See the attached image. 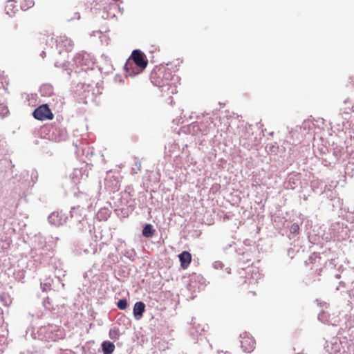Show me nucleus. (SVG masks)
Here are the masks:
<instances>
[{
    "instance_id": "obj_1",
    "label": "nucleus",
    "mask_w": 354,
    "mask_h": 354,
    "mask_svg": "<svg viewBox=\"0 0 354 354\" xmlns=\"http://www.w3.org/2000/svg\"><path fill=\"white\" fill-rule=\"evenodd\" d=\"M69 222L71 227L77 232H91L93 228V219L86 214L85 207L80 205L73 207L70 211Z\"/></svg>"
},
{
    "instance_id": "obj_2",
    "label": "nucleus",
    "mask_w": 354,
    "mask_h": 354,
    "mask_svg": "<svg viewBox=\"0 0 354 354\" xmlns=\"http://www.w3.org/2000/svg\"><path fill=\"white\" fill-rule=\"evenodd\" d=\"M59 332L61 330L57 326L47 325L39 328L37 332L32 333V336L41 341H56Z\"/></svg>"
},
{
    "instance_id": "obj_3",
    "label": "nucleus",
    "mask_w": 354,
    "mask_h": 354,
    "mask_svg": "<svg viewBox=\"0 0 354 354\" xmlns=\"http://www.w3.org/2000/svg\"><path fill=\"white\" fill-rule=\"evenodd\" d=\"M151 80L154 85L163 88L164 87L171 86V82L174 80V77L172 75L170 70L167 68L164 71H159L157 73V77H151Z\"/></svg>"
},
{
    "instance_id": "obj_4",
    "label": "nucleus",
    "mask_w": 354,
    "mask_h": 354,
    "mask_svg": "<svg viewBox=\"0 0 354 354\" xmlns=\"http://www.w3.org/2000/svg\"><path fill=\"white\" fill-rule=\"evenodd\" d=\"M127 60L133 63L134 65L140 67L141 69H145L148 64V60L146 55L138 49L133 50L131 55Z\"/></svg>"
},
{
    "instance_id": "obj_5",
    "label": "nucleus",
    "mask_w": 354,
    "mask_h": 354,
    "mask_svg": "<svg viewBox=\"0 0 354 354\" xmlns=\"http://www.w3.org/2000/svg\"><path fill=\"white\" fill-rule=\"evenodd\" d=\"M325 349L328 354H348L343 343L337 338H333V339L326 343Z\"/></svg>"
},
{
    "instance_id": "obj_6",
    "label": "nucleus",
    "mask_w": 354,
    "mask_h": 354,
    "mask_svg": "<svg viewBox=\"0 0 354 354\" xmlns=\"http://www.w3.org/2000/svg\"><path fill=\"white\" fill-rule=\"evenodd\" d=\"M32 116L38 120H51L53 114L48 104H44L38 106L32 113Z\"/></svg>"
},
{
    "instance_id": "obj_7",
    "label": "nucleus",
    "mask_w": 354,
    "mask_h": 354,
    "mask_svg": "<svg viewBox=\"0 0 354 354\" xmlns=\"http://www.w3.org/2000/svg\"><path fill=\"white\" fill-rule=\"evenodd\" d=\"M214 127L213 121L209 117L206 118L203 122L196 124L194 123L192 124V129L194 133L201 132L203 135H207Z\"/></svg>"
},
{
    "instance_id": "obj_8",
    "label": "nucleus",
    "mask_w": 354,
    "mask_h": 354,
    "mask_svg": "<svg viewBox=\"0 0 354 354\" xmlns=\"http://www.w3.org/2000/svg\"><path fill=\"white\" fill-rule=\"evenodd\" d=\"M74 62L80 70L86 71L91 68L93 63L89 59V55L86 53H77L74 57Z\"/></svg>"
},
{
    "instance_id": "obj_9",
    "label": "nucleus",
    "mask_w": 354,
    "mask_h": 354,
    "mask_svg": "<svg viewBox=\"0 0 354 354\" xmlns=\"http://www.w3.org/2000/svg\"><path fill=\"white\" fill-rule=\"evenodd\" d=\"M241 345L243 351L246 353L252 352L254 348V339L247 332L240 334Z\"/></svg>"
},
{
    "instance_id": "obj_10",
    "label": "nucleus",
    "mask_w": 354,
    "mask_h": 354,
    "mask_svg": "<svg viewBox=\"0 0 354 354\" xmlns=\"http://www.w3.org/2000/svg\"><path fill=\"white\" fill-rule=\"evenodd\" d=\"M68 219V216L62 212H54L48 217L49 223L56 226L64 225Z\"/></svg>"
},
{
    "instance_id": "obj_11",
    "label": "nucleus",
    "mask_w": 354,
    "mask_h": 354,
    "mask_svg": "<svg viewBox=\"0 0 354 354\" xmlns=\"http://www.w3.org/2000/svg\"><path fill=\"white\" fill-rule=\"evenodd\" d=\"M301 128L300 127L296 126L295 129H291V130L288 131V135L287 136L288 141L292 145H297L299 143L301 138L302 135L300 133Z\"/></svg>"
},
{
    "instance_id": "obj_12",
    "label": "nucleus",
    "mask_w": 354,
    "mask_h": 354,
    "mask_svg": "<svg viewBox=\"0 0 354 354\" xmlns=\"http://www.w3.org/2000/svg\"><path fill=\"white\" fill-rule=\"evenodd\" d=\"M344 225L335 223L332 225L330 227L331 233L337 239H344L347 235V230L344 228Z\"/></svg>"
},
{
    "instance_id": "obj_13",
    "label": "nucleus",
    "mask_w": 354,
    "mask_h": 354,
    "mask_svg": "<svg viewBox=\"0 0 354 354\" xmlns=\"http://www.w3.org/2000/svg\"><path fill=\"white\" fill-rule=\"evenodd\" d=\"M57 47L60 48L59 53H61L62 50H64L67 52L71 51L73 47V41L71 39L66 36H60L56 39Z\"/></svg>"
},
{
    "instance_id": "obj_14",
    "label": "nucleus",
    "mask_w": 354,
    "mask_h": 354,
    "mask_svg": "<svg viewBox=\"0 0 354 354\" xmlns=\"http://www.w3.org/2000/svg\"><path fill=\"white\" fill-rule=\"evenodd\" d=\"M124 68L127 75L131 77H134L135 75L142 73V71L145 70L140 68V67L134 65L133 63H131L128 60H127Z\"/></svg>"
},
{
    "instance_id": "obj_15",
    "label": "nucleus",
    "mask_w": 354,
    "mask_h": 354,
    "mask_svg": "<svg viewBox=\"0 0 354 354\" xmlns=\"http://www.w3.org/2000/svg\"><path fill=\"white\" fill-rule=\"evenodd\" d=\"M145 310V304L142 301H137L134 304L133 314L136 319H140Z\"/></svg>"
},
{
    "instance_id": "obj_16",
    "label": "nucleus",
    "mask_w": 354,
    "mask_h": 354,
    "mask_svg": "<svg viewBox=\"0 0 354 354\" xmlns=\"http://www.w3.org/2000/svg\"><path fill=\"white\" fill-rule=\"evenodd\" d=\"M178 257L180 262V266L184 269L187 268L192 261L191 254L187 251H183L178 255Z\"/></svg>"
},
{
    "instance_id": "obj_17",
    "label": "nucleus",
    "mask_w": 354,
    "mask_h": 354,
    "mask_svg": "<svg viewBox=\"0 0 354 354\" xmlns=\"http://www.w3.org/2000/svg\"><path fill=\"white\" fill-rule=\"evenodd\" d=\"M115 348V344L109 340L104 341L101 344V351L103 354H112Z\"/></svg>"
},
{
    "instance_id": "obj_18",
    "label": "nucleus",
    "mask_w": 354,
    "mask_h": 354,
    "mask_svg": "<svg viewBox=\"0 0 354 354\" xmlns=\"http://www.w3.org/2000/svg\"><path fill=\"white\" fill-rule=\"evenodd\" d=\"M298 185V179L297 175H289L285 182V187L288 189H294Z\"/></svg>"
},
{
    "instance_id": "obj_19",
    "label": "nucleus",
    "mask_w": 354,
    "mask_h": 354,
    "mask_svg": "<svg viewBox=\"0 0 354 354\" xmlns=\"http://www.w3.org/2000/svg\"><path fill=\"white\" fill-rule=\"evenodd\" d=\"M156 230L150 223H145L142 227V234L145 238H151L154 236Z\"/></svg>"
},
{
    "instance_id": "obj_20",
    "label": "nucleus",
    "mask_w": 354,
    "mask_h": 354,
    "mask_svg": "<svg viewBox=\"0 0 354 354\" xmlns=\"http://www.w3.org/2000/svg\"><path fill=\"white\" fill-rule=\"evenodd\" d=\"M77 196L80 198L82 207H84L86 205L87 208H90L92 206V203H89L91 201V198L87 194L80 192L77 194ZM80 207H82L81 205Z\"/></svg>"
},
{
    "instance_id": "obj_21",
    "label": "nucleus",
    "mask_w": 354,
    "mask_h": 354,
    "mask_svg": "<svg viewBox=\"0 0 354 354\" xmlns=\"http://www.w3.org/2000/svg\"><path fill=\"white\" fill-rule=\"evenodd\" d=\"M96 216L100 221H106L110 216V211L107 208H101L97 212Z\"/></svg>"
},
{
    "instance_id": "obj_22",
    "label": "nucleus",
    "mask_w": 354,
    "mask_h": 354,
    "mask_svg": "<svg viewBox=\"0 0 354 354\" xmlns=\"http://www.w3.org/2000/svg\"><path fill=\"white\" fill-rule=\"evenodd\" d=\"M239 142L240 145L248 150H250L254 146V143L252 142L251 139L245 138L243 136L240 137Z\"/></svg>"
},
{
    "instance_id": "obj_23",
    "label": "nucleus",
    "mask_w": 354,
    "mask_h": 354,
    "mask_svg": "<svg viewBox=\"0 0 354 354\" xmlns=\"http://www.w3.org/2000/svg\"><path fill=\"white\" fill-rule=\"evenodd\" d=\"M40 93L42 96L50 95L53 93V86L49 84H44L40 88Z\"/></svg>"
},
{
    "instance_id": "obj_24",
    "label": "nucleus",
    "mask_w": 354,
    "mask_h": 354,
    "mask_svg": "<svg viewBox=\"0 0 354 354\" xmlns=\"http://www.w3.org/2000/svg\"><path fill=\"white\" fill-rule=\"evenodd\" d=\"M308 239L313 244H319L321 242V237L314 230L308 233Z\"/></svg>"
},
{
    "instance_id": "obj_25",
    "label": "nucleus",
    "mask_w": 354,
    "mask_h": 354,
    "mask_svg": "<svg viewBox=\"0 0 354 354\" xmlns=\"http://www.w3.org/2000/svg\"><path fill=\"white\" fill-rule=\"evenodd\" d=\"M115 212L118 217L126 218L129 215L130 209L128 207L116 208Z\"/></svg>"
},
{
    "instance_id": "obj_26",
    "label": "nucleus",
    "mask_w": 354,
    "mask_h": 354,
    "mask_svg": "<svg viewBox=\"0 0 354 354\" xmlns=\"http://www.w3.org/2000/svg\"><path fill=\"white\" fill-rule=\"evenodd\" d=\"M345 174L347 176L354 178V163L348 161V163L345 166Z\"/></svg>"
},
{
    "instance_id": "obj_27",
    "label": "nucleus",
    "mask_w": 354,
    "mask_h": 354,
    "mask_svg": "<svg viewBox=\"0 0 354 354\" xmlns=\"http://www.w3.org/2000/svg\"><path fill=\"white\" fill-rule=\"evenodd\" d=\"M55 131L59 132V136H55V138L52 137L53 140L57 142L66 140L67 134L64 129H55Z\"/></svg>"
},
{
    "instance_id": "obj_28",
    "label": "nucleus",
    "mask_w": 354,
    "mask_h": 354,
    "mask_svg": "<svg viewBox=\"0 0 354 354\" xmlns=\"http://www.w3.org/2000/svg\"><path fill=\"white\" fill-rule=\"evenodd\" d=\"M124 256L130 261H133L136 258V252L134 249H127L124 252Z\"/></svg>"
},
{
    "instance_id": "obj_29",
    "label": "nucleus",
    "mask_w": 354,
    "mask_h": 354,
    "mask_svg": "<svg viewBox=\"0 0 354 354\" xmlns=\"http://www.w3.org/2000/svg\"><path fill=\"white\" fill-rule=\"evenodd\" d=\"M89 85H86L82 82L77 83L75 86V92L79 95H80L82 92H86L88 91Z\"/></svg>"
},
{
    "instance_id": "obj_30",
    "label": "nucleus",
    "mask_w": 354,
    "mask_h": 354,
    "mask_svg": "<svg viewBox=\"0 0 354 354\" xmlns=\"http://www.w3.org/2000/svg\"><path fill=\"white\" fill-rule=\"evenodd\" d=\"M266 149L268 153L276 154L279 151V146L277 143H269L266 145Z\"/></svg>"
},
{
    "instance_id": "obj_31",
    "label": "nucleus",
    "mask_w": 354,
    "mask_h": 354,
    "mask_svg": "<svg viewBox=\"0 0 354 354\" xmlns=\"http://www.w3.org/2000/svg\"><path fill=\"white\" fill-rule=\"evenodd\" d=\"M300 227L299 225L297 223H292L290 227V233L296 236L299 234Z\"/></svg>"
},
{
    "instance_id": "obj_32",
    "label": "nucleus",
    "mask_w": 354,
    "mask_h": 354,
    "mask_svg": "<svg viewBox=\"0 0 354 354\" xmlns=\"http://www.w3.org/2000/svg\"><path fill=\"white\" fill-rule=\"evenodd\" d=\"M42 304L46 310H52L55 309L53 305L52 304V300L49 297L44 298Z\"/></svg>"
},
{
    "instance_id": "obj_33",
    "label": "nucleus",
    "mask_w": 354,
    "mask_h": 354,
    "mask_svg": "<svg viewBox=\"0 0 354 354\" xmlns=\"http://www.w3.org/2000/svg\"><path fill=\"white\" fill-rule=\"evenodd\" d=\"M117 307L120 310H125L128 306V302L127 299H119L118 301L116 303Z\"/></svg>"
},
{
    "instance_id": "obj_34",
    "label": "nucleus",
    "mask_w": 354,
    "mask_h": 354,
    "mask_svg": "<svg viewBox=\"0 0 354 354\" xmlns=\"http://www.w3.org/2000/svg\"><path fill=\"white\" fill-rule=\"evenodd\" d=\"M342 150H344L343 148L339 147H336L333 149V156H335L336 160L341 158Z\"/></svg>"
},
{
    "instance_id": "obj_35",
    "label": "nucleus",
    "mask_w": 354,
    "mask_h": 354,
    "mask_svg": "<svg viewBox=\"0 0 354 354\" xmlns=\"http://www.w3.org/2000/svg\"><path fill=\"white\" fill-rule=\"evenodd\" d=\"M88 247L89 248H85L84 250V253L88 254L90 252H92L93 254H95V252H97L96 244H90Z\"/></svg>"
},
{
    "instance_id": "obj_36",
    "label": "nucleus",
    "mask_w": 354,
    "mask_h": 354,
    "mask_svg": "<svg viewBox=\"0 0 354 354\" xmlns=\"http://www.w3.org/2000/svg\"><path fill=\"white\" fill-rule=\"evenodd\" d=\"M8 113V109L6 106L1 104H0V115L5 117Z\"/></svg>"
},
{
    "instance_id": "obj_37",
    "label": "nucleus",
    "mask_w": 354,
    "mask_h": 354,
    "mask_svg": "<svg viewBox=\"0 0 354 354\" xmlns=\"http://www.w3.org/2000/svg\"><path fill=\"white\" fill-rule=\"evenodd\" d=\"M212 267L216 270L222 269L224 267V264L220 261H216L212 263Z\"/></svg>"
},
{
    "instance_id": "obj_38",
    "label": "nucleus",
    "mask_w": 354,
    "mask_h": 354,
    "mask_svg": "<svg viewBox=\"0 0 354 354\" xmlns=\"http://www.w3.org/2000/svg\"><path fill=\"white\" fill-rule=\"evenodd\" d=\"M38 179V173L36 169H32L31 171V180L33 183H35Z\"/></svg>"
},
{
    "instance_id": "obj_39",
    "label": "nucleus",
    "mask_w": 354,
    "mask_h": 354,
    "mask_svg": "<svg viewBox=\"0 0 354 354\" xmlns=\"http://www.w3.org/2000/svg\"><path fill=\"white\" fill-rule=\"evenodd\" d=\"M109 336L111 339H115L119 337V333L116 330L111 329L109 331Z\"/></svg>"
},
{
    "instance_id": "obj_40",
    "label": "nucleus",
    "mask_w": 354,
    "mask_h": 354,
    "mask_svg": "<svg viewBox=\"0 0 354 354\" xmlns=\"http://www.w3.org/2000/svg\"><path fill=\"white\" fill-rule=\"evenodd\" d=\"M34 6V1L32 0L28 1L26 5L21 6V9L26 10Z\"/></svg>"
},
{
    "instance_id": "obj_41",
    "label": "nucleus",
    "mask_w": 354,
    "mask_h": 354,
    "mask_svg": "<svg viewBox=\"0 0 354 354\" xmlns=\"http://www.w3.org/2000/svg\"><path fill=\"white\" fill-rule=\"evenodd\" d=\"M319 257L315 254H313V255H311L310 257H309V261L310 263H315L316 262V259Z\"/></svg>"
},
{
    "instance_id": "obj_42",
    "label": "nucleus",
    "mask_w": 354,
    "mask_h": 354,
    "mask_svg": "<svg viewBox=\"0 0 354 354\" xmlns=\"http://www.w3.org/2000/svg\"><path fill=\"white\" fill-rule=\"evenodd\" d=\"M141 164L140 163H136L135 167L132 168V170L133 171L134 174H137L138 171L140 170Z\"/></svg>"
},
{
    "instance_id": "obj_43",
    "label": "nucleus",
    "mask_w": 354,
    "mask_h": 354,
    "mask_svg": "<svg viewBox=\"0 0 354 354\" xmlns=\"http://www.w3.org/2000/svg\"><path fill=\"white\" fill-rule=\"evenodd\" d=\"M75 19H80V14L79 12H75L74 17L68 19V21H72V20H73Z\"/></svg>"
},
{
    "instance_id": "obj_44",
    "label": "nucleus",
    "mask_w": 354,
    "mask_h": 354,
    "mask_svg": "<svg viewBox=\"0 0 354 354\" xmlns=\"http://www.w3.org/2000/svg\"><path fill=\"white\" fill-rule=\"evenodd\" d=\"M41 288L43 291H46L50 288V286L47 285V283H41Z\"/></svg>"
},
{
    "instance_id": "obj_45",
    "label": "nucleus",
    "mask_w": 354,
    "mask_h": 354,
    "mask_svg": "<svg viewBox=\"0 0 354 354\" xmlns=\"http://www.w3.org/2000/svg\"><path fill=\"white\" fill-rule=\"evenodd\" d=\"M324 315H325V313L324 312L322 313H319L318 315V319L320 321H323V317H324Z\"/></svg>"
},
{
    "instance_id": "obj_46",
    "label": "nucleus",
    "mask_w": 354,
    "mask_h": 354,
    "mask_svg": "<svg viewBox=\"0 0 354 354\" xmlns=\"http://www.w3.org/2000/svg\"><path fill=\"white\" fill-rule=\"evenodd\" d=\"M348 114H349V113H348V112H346V111H345V112H344V113H342V115H343V118H344V119H345V120H347V119H348V117H347V116H348Z\"/></svg>"
},
{
    "instance_id": "obj_47",
    "label": "nucleus",
    "mask_w": 354,
    "mask_h": 354,
    "mask_svg": "<svg viewBox=\"0 0 354 354\" xmlns=\"http://www.w3.org/2000/svg\"><path fill=\"white\" fill-rule=\"evenodd\" d=\"M1 88H4V85H3V83L2 82V80H0V89Z\"/></svg>"
},
{
    "instance_id": "obj_48",
    "label": "nucleus",
    "mask_w": 354,
    "mask_h": 354,
    "mask_svg": "<svg viewBox=\"0 0 354 354\" xmlns=\"http://www.w3.org/2000/svg\"><path fill=\"white\" fill-rule=\"evenodd\" d=\"M347 125L350 126L348 121H347L346 124H344V123L343 124L344 129H347Z\"/></svg>"
},
{
    "instance_id": "obj_49",
    "label": "nucleus",
    "mask_w": 354,
    "mask_h": 354,
    "mask_svg": "<svg viewBox=\"0 0 354 354\" xmlns=\"http://www.w3.org/2000/svg\"><path fill=\"white\" fill-rule=\"evenodd\" d=\"M40 55L44 58L46 55V52L45 51H42L41 53L40 54Z\"/></svg>"
},
{
    "instance_id": "obj_50",
    "label": "nucleus",
    "mask_w": 354,
    "mask_h": 354,
    "mask_svg": "<svg viewBox=\"0 0 354 354\" xmlns=\"http://www.w3.org/2000/svg\"><path fill=\"white\" fill-rule=\"evenodd\" d=\"M225 270H226L227 273L230 274V272H231V269H230V268H227L225 269Z\"/></svg>"
},
{
    "instance_id": "obj_51",
    "label": "nucleus",
    "mask_w": 354,
    "mask_h": 354,
    "mask_svg": "<svg viewBox=\"0 0 354 354\" xmlns=\"http://www.w3.org/2000/svg\"><path fill=\"white\" fill-rule=\"evenodd\" d=\"M74 172H75V174H77V173H80L81 171L79 169H75Z\"/></svg>"
},
{
    "instance_id": "obj_52",
    "label": "nucleus",
    "mask_w": 354,
    "mask_h": 354,
    "mask_svg": "<svg viewBox=\"0 0 354 354\" xmlns=\"http://www.w3.org/2000/svg\"><path fill=\"white\" fill-rule=\"evenodd\" d=\"M339 286H344V281H340L339 282Z\"/></svg>"
},
{
    "instance_id": "obj_53",
    "label": "nucleus",
    "mask_w": 354,
    "mask_h": 354,
    "mask_svg": "<svg viewBox=\"0 0 354 354\" xmlns=\"http://www.w3.org/2000/svg\"><path fill=\"white\" fill-rule=\"evenodd\" d=\"M335 278L336 279H339L340 278V274H337L335 275Z\"/></svg>"
},
{
    "instance_id": "obj_54",
    "label": "nucleus",
    "mask_w": 354,
    "mask_h": 354,
    "mask_svg": "<svg viewBox=\"0 0 354 354\" xmlns=\"http://www.w3.org/2000/svg\"><path fill=\"white\" fill-rule=\"evenodd\" d=\"M290 254H292V252H291L290 250H288V255H290Z\"/></svg>"
},
{
    "instance_id": "obj_55",
    "label": "nucleus",
    "mask_w": 354,
    "mask_h": 354,
    "mask_svg": "<svg viewBox=\"0 0 354 354\" xmlns=\"http://www.w3.org/2000/svg\"><path fill=\"white\" fill-rule=\"evenodd\" d=\"M290 254H292V252H291L290 250H288V255H290Z\"/></svg>"
},
{
    "instance_id": "obj_56",
    "label": "nucleus",
    "mask_w": 354,
    "mask_h": 354,
    "mask_svg": "<svg viewBox=\"0 0 354 354\" xmlns=\"http://www.w3.org/2000/svg\"><path fill=\"white\" fill-rule=\"evenodd\" d=\"M351 111L354 112V106H352V108L351 109Z\"/></svg>"
},
{
    "instance_id": "obj_57",
    "label": "nucleus",
    "mask_w": 354,
    "mask_h": 354,
    "mask_svg": "<svg viewBox=\"0 0 354 354\" xmlns=\"http://www.w3.org/2000/svg\"><path fill=\"white\" fill-rule=\"evenodd\" d=\"M9 163H10V165L12 167H14V165H12V161H11V160H10Z\"/></svg>"
},
{
    "instance_id": "obj_58",
    "label": "nucleus",
    "mask_w": 354,
    "mask_h": 354,
    "mask_svg": "<svg viewBox=\"0 0 354 354\" xmlns=\"http://www.w3.org/2000/svg\"><path fill=\"white\" fill-rule=\"evenodd\" d=\"M8 2H10V1H14V0H8Z\"/></svg>"
}]
</instances>
